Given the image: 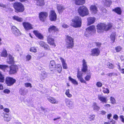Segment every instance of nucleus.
<instances>
[{"mask_svg":"<svg viewBox=\"0 0 124 124\" xmlns=\"http://www.w3.org/2000/svg\"><path fill=\"white\" fill-rule=\"evenodd\" d=\"M3 92L4 93H5L8 94L9 93H10V91L9 90L6 89L3 90Z\"/></svg>","mask_w":124,"mask_h":124,"instance_id":"obj_55","label":"nucleus"},{"mask_svg":"<svg viewBox=\"0 0 124 124\" xmlns=\"http://www.w3.org/2000/svg\"><path fill=\"white\" fill-rule=\"evenodd\" d=\"M48 15L47 13L46 12H41L39 13V17L40 20L42 21H44L46 19Z\"/></svg>","mask_w":124,"mask_h":124,"instance_id":"obj_14","label":"nucleus"},{"mask_svg":"<svg viewBox=\"0 0 124 124\" xmlns=\"http://www.w3.org/2000/svg\"><path fill=\"white\" fill-rule=\"evenodd\" d=\"M95 116L94 115H91L88 117V119L90 121L93 120L94 119Z\"/></svg>","mask_w":124,"mask_h":124,"instance_id":"obj_45","label":"nucleus"},{"mask_svg":"<svg viewBox=\"0 0 124 124\" xmlns=\"http://www.w3.org/2000/svg\"><path fill=\"white\" fill-rule=\"evenodd\" d=\"M95 18L94 17H89L88 19V21L89 25H90L93 23L95 22Z\"/></svg>","mask_w":124,"mask_h":124,"instance_id":"obj_28","label":"nucleus"},{"mask_svg":"<svg viewBox=\"0 0 124 124\" xmlns=\"http://www.w3.org/2000/svg\"><path fill=\"white\" fill-rule=\"evenodd\" d=\"M72 21L73 23V26L77 28L80 27L81 26L82 20L81 18L79 16H75L72 20Z\"/></svg>","mask_w":124,"mask_h":124,"instance_id":"obj_5","label":"nucleus"},{"mask_svg":"<svg viewBox=\"0 0 124 124\" xmlns=\"http://www.w3.org/2000/svg\"><path fill=\"white\" fill-rule=\"evenodd\" d=\"M82 73L79 71H78L77 72V77L78 79H79L83 77Z\"/></svg>","mask_w":124,"mask_h":124,"instance_id":"obj_39","label":"nucleus"},{"mask_svg":"<svg viewBox=\"0 0 124 124\" xmlns=\"http://www.w3.org/2000/svg\"><path fill=\"white\" fill-rule=\"evenodd\" d=\"M49 69L51 71H52L54 69L56 66V65L55 61L52 60L50 62Z\"/></svg>","mask_w":124,"mask_h":124,"instance_id":"obj_19","label":"nucleus"},{"mask_svg":"<svg viewBox=\"0 0 124 124\" xmlns=\"http://www.w3.org/2000/svg\"><path fill=\"white\" fill-rule=\"evenodd\" d=\"M26 58L27 59L26 61H29L31 59V55L28 54L27 55Z\"/></svg>","mask_w":124,"mask_h":124,"instance_id":"obj_53","label":"nucleus"},{"mask_svg":"<svg viewBox=\"0 0 124 124\" xmlns=\"http://www.w3.org/2000/svg\"><path fill=\"white\" fill-rule=\"evenodd\" d=\"M25 86L26 87H32L31 84L28 83H25Z\"/></svg>","mask_w":124,"mask_h":124,"instance_id":"obj_52","label":"nucleus"},{"mask_svg":"<svg viewBox=\"0 0 124 124\" xmlns=\"http://www.w3.org/2000/svg\"><path fill=\"white\" fill-rule=\"evenodd\" d=\"M106 65L109 68L112 69L114 68V65L111 63L109 62H108L106 63Z\"/></svg>","mask_w":124,"mask_h":124,"instance_id":"obj_40","label":"nucleus"},{"mask_svg":"<svg viewBox=\"0 0 124 124\" xmlns=\"http://www.w3.org/2000/svg\"><path fill=\"white\" fill-rule=\"evenodd\" d=\"M120 118L121 119L122 122L124 123V116L123 115H121L120 116Z\"/></svg>","mask_w":124,"mask_h":124,"instance_id":"obj_58","label":"nucleus"},{"mask_svg":"<svg viewBox=\"0 0 124 124\" xmlns=\"http://www.w3.org/2000/svg\"><path fill=\"white\" fill-rule=\"evenodd\" d=\"M11 29L12 32L16 36H17L20 34L19 31L15 26H13L12 27Z\"/></svg>","mask_w":124,"mask_h":124,"instance_id":"obj_17","label":"nucleus"},{"mask_svg":"<svg viewBox=\"0 0 124 124\" xmlns=\"http://www.w3.org/2000/svg\"><path fill=\"white\" fill-rule=\"evenodd\" d=\"M49 19L52 21H55L57 19V15L54 11L51 10L49 14Z\"/></svg>","mask_w":124,"mask_h":124,"instance_id":"obj_9","label":"nucleus"},{"mask_svg":"<svg viewBox=\"0 0 124 124\" xmlns=\"http://www.w3.org/2000/svg\"><path fill=\"white\" fill-rule=\"evenodd\" d=\"M91 75L90 74L87 75L85 78V80L86 81H89L91 78Z\"/></svg>","mask_w":124,"mask_h":124,"instance_id":"obj_46","label":"nucleus"},{"mask_svg":"<svg viewBox=\"0 0 124 124\" xmlns=\"http://www.w3.org/2000/svg\"><path fill=\"white\" fill-rule=\"evenodd\" d=\"M122 49V47L120 46H117L116 48V50L117 52H119Z\"/></svg>","mask_w":124,"mask_h":124,"instance_id":"obj_54","label":"nucleus"},{"mask_svg":"<svg viewBox=\"0 0 124 124\" xmlns=\"http://www.w3.org/2000/svg\"><path fill=\"white\" fill-rule=\"evenodd\" d=\"M47 39V42L49 44L52 46L54 47H55L56 46V45L54 42V39L53 38L50 36H48Z\"/></svg>","mask_w":124,"mask_h":124,"instance_id":"obj_12","label":"nucleus"},{"mask_svg":"<svg viewBox=\"0 0 124 124\" xmlns=\"http://www.w3.org/2000/svg\"><path fill=\"white\" fill-rule=\"evenodd\" d=\"M107 75L109 77H111L112 76H117V74L114 73L112 72L111 73H109L107 74Z\"/></svg>","mask_w":124,"mask_h":124,"instance_id":"obj_51","label":"nucleus"},{"mask_svg":"<svg viewBox=\"0 0 124 124\" xmlns=\"http://www.w3.org/2000/svg\"><path fill=\"white\" fill-rule=\"evenodd\" d=\"M90 9L93 14L96 13L97 11V8L95 5H92L90 8Z\"/></svg>","mask_w":124,"mask_h":124,"instance_id":"obj_20","label":"nucleus"},{"mask_svg":"<svg viewBox=\"0 0 124 124\" xmlns=\"http://www.w3.org/2000/svg\"><path fill=\"white\" fill-rule=\"evenodd\" d=\"M92 107L94 110L98 111L100 108L99 107L97 106L96 103L94 102L93 104Z\"/></svg>","mask_w":124,"mask_h":124,"instance_id":"obj_34","label":"nucleus"},{"mask_svg":"<svg viewBox=\"0 0 124 124\" xmlns=\"http://www.w3.org/2000/svg\"><path fill=\"white\" fill-rule=\"evenodd\" d=\"M10 119L11 118L9 116L7 117V118H4L5 120L7 122H8L10 120Z\"/></svg>","mask_w":124,"mask_h":124,"instance_id":"obj_61","label":"nucleus"},{"mask_svg":"<svg viewBox=\"0 0 124 124\" xmlns=\"http://www.w3.org/2000/svg\"><path fill=\"white\" fill-rule=\"evenodd\" d=\"M8 54L6 50L5 49H4L1 54V56L4 57L7 56Z\"/></svg>","mask_w":124,"mask_h":124,"instance_id":"obj_35","label":"nucleus"},{"mask_svg":"<svg viewBox=\"0 0 124 124\" xmlns=\"http://www.w3.org/2000/svg\"><path fill=\"white\" fill-rule=\"evenodd\" d=\"M60 60L62 63V66L63 69H66L68 68L67 64L66 63L64 59L62 57H60Z\"/></svg>","mask_w":124,"mask_h":124,"instance_id":"obj_21","label":"nucleus"},{"mask_svg":"<svg viewBox=\"0 0 124 124\" xmlns=\"http://www.w3.org/2000/svg\"><path fill=\"white\" fill-rule=\"evenodd\" d=\"M39 44L41 46L43 47L46 50H50V48L48 45L42 41L39 42Z\"/></svg>","mask_w":124,"mask_h":124,"instance_id":"obj_16","label":"nucleus"},{"mask_svg":"<svg viewBox=\"0 0 124 124\" xmlns=\"http://www.w3.org/2000/svg\"><path fill=\"white\" fill-rule=\"evenodd\" d=\"M30 51L31 52L36 53L37 52V49L35 47H32L30 48Z\"/></svg>","mask_w":124,"mask_h":124,"instance_id":"obj_47","label":"nucleus"},{"mask_svg":"<svg viewBox=\"0 0 124 124\" xmlns=\"http://www.w3.org/2000/svg\"><path fill=\"white\" fill-rule=\"evenodd\" d=\"M112 26V24L110 23L107 25L104 23L98 24L97 26V31L99 33L102 32L104 30L107 31L110 29Z\"/></svg>","mask_w":124,"mask_h":124,"instance_id":"obj_2","label":"nucleus"},{"mask_svg":"<svg viewBox=\"0 0 124 124\" xmlns=\"http://www.w3.org/2000/svg\"><path fill=\"white\" fill-rule=\"evenodd\" d=\"M85 0H75V3L77 5H82L85 3Z\"/></svg>","mask_w":124,"mask_h":124,"instance_id":"obj_29","label":"nucleus"},{"mask_svg":"<svg viewBox=\"0 0 124 124\" xmlns=\"http://www.w3.org/2000/svg\"><path fill=\"white\" fill-rule=\"evenodd\" d=\"M15 79L12 78L10 77H7L6 78V83L8 86H10L13 85L16 82Z\"/></svg>","mask_w":124,"mask_h":124,"instance_id":"obj_8","label":"nucleus"},{"mask_svg":"<svg viewBox=\"0 0 124 124\" xmlns=\"http://www.w3.org/2000/svg\"><path fill=\"white\" fill-rule=\"evenodd\" d=\"M9 61L8 62L10 64L13 63H14V58L12 56L10 55L9 56Z\"/></svg>","mask_w":124,"mask_h":124,"instance_id":"obj_42","label":"nucleus"},{"mask_svg":"<svg viewBox=\"0 0 124 124\" xmlns=\"http://www.w3.org/2000/svg\"><path fill=\"white\" fill-rule=\"evenodd\" d=\"M33 33L35 35L40 39H42L43 38V36L38 31H33Z\"/></svg>","mask_w":124,"mask_h":124,"instance_id":"obj_25","label":"nucleus"},{"mask_svg":"<svg viewBox=\"0 0 124 124\" xmlns=\"http://www.w3.org/2000/svg\"><path fill=\"white\" fill-rule=\"evenodd\" d=\"M23 26L26 30H28L32 29L33 27L32 25L29 23L24 22L23 23Z\"/></svg>","mask_w":124,"mask_h":124,"instance_id":"obj_13","label":"nucleus"},{"mask_svg":"<svg viewBox=\"0 0 124 124\" xmlns=\"http://www.w3.org/2000/svg\"><path fill=\"white\" fill-rule=\"evenodd\" d=\"M62 26L63 28H66L69 27V26L68 25L64 23H63L62 24Z\"/></svg>","mask_w":124,"mask_h":124,"instance_id":"obj_57","label":"nucleus"},{"mask_svg":"<svg viewBox=\"0 0 124 124\" xmlns=\"http://www.w3.org/2000/svg\"><path fill=\"white\" fill-rule=\"evenodd\" d=\"M115 33H112L111 36V40L112 42H115Z\"/></svg>","mask_w":124,"mask_h":124,"instance_id":"obj_38","label":"nucleus"},{"mask_svg":"<svg viewBox=\"0 0 124 124\" xmlns=\"http://www.w3.org/2000/svg\"><path fill=\"white\" fill-rule=\"evenodd\" d=\"M36 1V4L39 6H42L45 4L44 0H35Z\"/></svg>","mask_w":124,"mask_h":124,"instance_id":"obj_27","label":"nucleus"},{"mask_svg":"<svg viewBox=\"0 0 124 124\" xmlns=\"http://www.w3.org/2000/svg\"><path fill=\"white\" fill-rule=\"evenodd\" d=\"M16 51H20V48L19 47V46L17 45L16 46Z\"/></svg>","mask_w":124,"mask_h":124,"instance_id":"obj_64","label":"nucleus"},{"mask_svg":"<svg viewBox=\"0 0 124 124\" xmlns=\"http://www.w3.org/2000/svg\"><path fill=\"white\" fill-rule=\"evenodd\" d=\"M47 76L46 73L45 72H43L41 73V78L42 79H45Z\"/></svg>","mask_w":124,"mask_h":124,"instance_id":"obj_43","label":"nucleus"},{"mask_svg":"<svg viewBox=\"0 0 124 124\" xmlns=\"http://www.w3.org/2000/svg\"><path fill=\"white\" fill-rule=\"evenodd\" d=\"M103 89V92L105 93H109V90L107 88H105L104 87H102Z\"/></svg>","mask_w":124,"mask_h":124,"instance_id":"obj_41","label":"nucleus"},{"mask_svg":"<svg viewBox=\"0 0 124 124\" xmlns=\"http://www.w3.org/2000/svg\"><path fill=\"white\" fill-rule=\"evenodd\" d=\"M113 118L116 120H117L118 118V117L117 115L115 114Z\"/></svg>","mask_w":124,"mask_h":124,"instance_id":"obj_60","label":"nucleus"},{"mask_svg":"<svg viewBox=\"0 0 124 124\" xmlns=\"http://www.w3.org/2000/svg\"><path fill=\"white\" fill-rule=\"evenodd\" d=\"M70 90L69 89L66 90V91L65 94L68 97L70 98L72 97V95L70 93Z\"/></svg>","mask_w":124,"mask_h":124,"instance_id":"obj_36","label":"nucleus"},{"mask_svg":"<svg viewBox=\"0 0 124 124\" xmlns=\"http://www.w3.org/2000/svg\"><path fill=\"white\" fill-rule=\"evenodd\" d=\"M95 43L96 46L98 47H100L101 45V43L100 42H95Z\"/></svg>","mask_w":124,"mask_h":124,"instance_id":"obj_56","label":"nucleus"},{"mask_svg":"<svg viewBox=\"0 0 124 124\" xmlns=\"http://www.w3.org/2000/svg\"><path fill=\"white\" fill-rule=\"evenodd\" d=\"M82 62V72H85L87 70L88 66L87 62L85 59L83 60Z\"/></svg>","mask_w":124,"mask_h":124,"instance_id":"obj_15","label":"nucleus"},{"mask_svg":"<svg viewBox=\"0 0 124 124\" xmlns=\"http://www.w3.org/2000/svg\"><path fill=\"white\" fill-rule=\"evenodd\" d=\"M113 11L119 15H121L122 13L121 9L119 7L115 8L113 10Z\"/></svg>","mask_w":124,"mask_h":124,"instance_id":"obj_31","label":"nucleus"},{"mask_svg":"<svg viewBox=\"0 0 124 124\" xmlns=\"http://www.w3.org/2000/svg\"><path fill=\"white\" fill-rule=\"evenodd\" d=\"M4 111L7 113H8L9 112V109L8 108H5L4 110Z\"/></svg>","mask_w":124,"mask_h":124,"instance_id":"obj_63","label":"nucleus"},{"mask_svg":"<svg viewBox=\"0 0 124 124\" xmlns=\"http://www.w3.org/2000/svg\"><path fill=\"white\" fill-rule=\"evenodd\" d=\"M95 31V28L94 26H91L86 29V32L85 35L86 37H88L92 33L94 32Z\"/></svg>","mask_w":124,"mask_h":124,"instance_id":"obj_7","label":"nucleus"},{"mask_svg":"<svg viewBox=\"0 0 124 124\" xmlns=\"http://www.w3.org/2000/svg\"><path fill=\"white\" fill-rule=\"evenodd\" d=\"M104 106L105 108L106 109V108H109L110 107V105L108 104H107L105 105H104Z\"/></svg>","mask_w":124,"mask_h":124,"instance_id":"obj_62","label":"nucleus"},{"mask_svg":"<svg viewBox=\"0 0 124 124\" xmlns=\"http://www.w3.org/2000/svg\"><path fill=\"white\" fill-rule=\"evenodd\" d=\"M96 85L98 87H102V83L99 82H97Z\"/></svg>","mask_w":124,"mask_h":124,"instance_id":"obj_50","label":"nucleus"},{"mask_svg":"<svg viewBox=\"0 0 124 124\" xmlns=\"http://www.w3.org/2000/svg\"><path fill=\"white\" fill-rule=\"evenodd\" d=\"M78 12L79 15L82 17L87 16L89 14L88 8L84 6H81L78 8Z\"/></svg>","mask_w":124,"mask_h":124,"instance_id":"obj_4","label":"nucleus"},{"mask_svg":"<svg viewBox=\"0 0 124 124\" xmlns=\"http://www.w3.org/2000/svg\"><path fill=\"white\" fill-rule=\"evenodd\" d=\"M90 55L93 56H98L100 53V50L98 48L93 49L91 50Z\"/></svg>","mask_w":124,"mask_h":124,"instance_id":"obj_10","label":"nucleus"},{"mask_svg":"<svg viewBox=\"0 0 124 124\" xmlns=\"http://www.w3.org/2000/svg\"><path fill=\"white\" fill-rule=\"evenodd\" d=\"M79 79V80L82 83H86V81H85L83 79V77L82 78H80Z\"/></svg>","mask_w":124,"mask_h":124,"instance_id":"obj_59","label":"nucleus"},{"mask_svg":"<svg viewBox=\"0 0 124 124\" xmlns=\"http://www.w3.org/2000/svg\"><path fill=\"white\" fill-rule=\"evenodd\" d=\"M98 99L103 102L106 103L108 101L106 97H104L101 95H99L98 96Z\"/></svg>","mask_w":124,"mask_h":124,"instance_id":"obj_22","label":"nucleus"},{"mask_svg":"<svg viewBox=\"0 0 124 124\" xmlns=\"http://www.w3.org/2000/svg\"><path fill=\"white\" fill-rule=\"evenodd\" d=\"M0 69L5 72L8 71L9 70L10 74L16 73L18 70V67L16 65H12L9 67L6 65H0Z\"/></svg>","mask_w":124,"mask_h":124,"instance_id":"obj_1","label":"nucleus"},{"mask_svg":"<svg viewBox=\"0 0 124 124\" xmlns=\"http://www.w3.org/2000/svg\"><path fill=\"white\" fill-rule=\"evenodd\" d=\"M69 79L73 84L77 85H78V83L77 82V81L71 78L70 77H69Z\"/></svg>","mask_w":124,"mask_h":124,"instance_id":"obj_37","label":"nucleus"},{"mask_svg":"<svg viewBox=\"0 0 124 124\" xmlns=\"http://www.w3.org/2000/svg\"><path fill=\"white\" fill-rule=\"evenodd\" d=\"M58 31V29L54 25L50 26L48 29V31L49 33H55Z\"/></svg>","mask_w":124,"mask_h":124,"instance_id":"obj_18","label":"nucleus"},{"mask_svg":"<svg viewBox=\"0 0 124 124\" xmlns=\"http://www.w3.org/2000/svg\"><path fill=\"white\" fill-rule=\"evenodd\" d=\"M65 37L67 48L68 49L72 48L74 46V39L68 35H66Z\"/></svg>","mask_w":124,"mask_h":124,"instance_id":"obj_3","label":"nucleus"},{"mask_svg":"<svg viewBox=\"0 0 124 124\" xmlns=\"http://www.w3.org/2000/svg\"><path fill=\"white\" fill-rule=\"evenodd\" d=\"M55 68L59 73L61 72L62 70V67L61 65L59 64H56Z\"/></svg>","mask_w":124,"mask_h":124,"instance_id":"obj_33","label":"nucleus"},{"mask_svg":"<svg viewBox=\"0 0 124 124\" xmlns=\"http://www.w3.org/2000/svg\"><path fill=\"white\" fill-rule=\"evenodd\" d=\"M111 102L112 104H114L115 102V98L112 97H111L110 98Z\"/></svg>","mask_w":124,"mask_h":124,"instance_id":"obj_49","label":"nucleus"},{"mask_svg":"<svg viewBox=\"0 0 124 124\" xmlns=\"http://www.w3.org/2000/svg\"><path fill=\"white\" fill-rule=\"evenodd\" d=\"M65 103L66 105L70 109L73 108L74 107V102L69 99H66L65 100Z\"/></svg>","mask_w":124,"mask_h":124,"instance_id":"obj_11","label":"nucleus"},{"mask_svg":"<svg viewBox=\"0 0 124 124\" xmlns=\"http://www.w3.org/2000/svg\"><path fill=\"white\" fill-rule=\"evenodd\" d=\"M47 99L49 102L55 104L58 103V101L54 98L49 97Z\"/></svg>","mask_w":124,"mask_h":124,"instance_id":"obj_26","label":"nucleus"},{"mask_svg":"<svg viewBox=\"0 0 124 124\" xmlns=\"http://www.w3.org/2000/svg\"><path fill=\"white\" fill-rule=\"evenodd\" d=\"M105 6L109 7L111 3V1L110 0H102Z\"/></svg>","mask_w":124,"mask_h":124,"instance_id":"obj_30","label":"nucleus"},{"mask_svg":"<svg viewBox=\"0 0 124 124\" xmlns=\"http://www.w3.org/2000/svg\"><path fill=\"white\" fill-rule=\"evenodd\" d=\"M4 81V75H2L0 71V82H3Z\"/></svg>","mask_w":124,"mask_h":124,"instance_id":"obj_44","label":"nucleus"},{"mask_svg":"<svg viewBox=\"0 0 124 124\" xmlns=\"http://www.w3.org/2000/svg\"><path fill=\"white\" fill-rule=\"evenodd\" d=\"M12 18L13 20L19 22H22L23 20L22 18L16 16H13Z\"/></svg>","mask_w":124,"mask_h":124,"instance_id":"obj_32","label":"nucleus"},{"mask_svg":"<svg viewBox=\"0 0 124 124\" xmlns=\"http://www.w3.org/2000/svg\"><path fill=\"white\" fill-rule=\"evenodd\" d=\"M57 7L58 11L60 13H61L65 9V8L63 6L59 4L57 5Z\"/></svg>","mask_w":124,"mask_h":124,"instance_id":"obj_23","label":"nucleus"},{"mask_svg":"<svg viewBox=\"0 0 124 124\" xmlns=\"http://www.w3.org/2000/svg\"><path fill=\"white\" fill-rule=\"evenodd\" d=\"M15 10L19 12H23L24 10V7L22 3L20 2H16L13 5Z\"/></svg>","mask_w":124,"mask_h":124,"instance_id":"obj_6","label":"nucleus"},{"mask_svg":"<svg viewBox=\"0 0 124 124\" xmlns=\"http://www.w3.org/2000/svg\"><path fill=\"white\" fill-rule=\"evenodd\" d=\"M117 67L118 69L119 70L121 73L124 74V69H121L120 67V65L119 64L117 65Z\"/></svg>","mask_w":124,"mask_h":124,"instance_id":"obj_48","label":"nucleus"},{"mask_svg":"<svg viewBox=\"0 0 124 124\" xmlns=\"http://www.w3.org/2000/svg\"><path fill=\"white\" fill-rule=\"evenodd\" d=\"M19 92L20 94L24 96L27 93L28 91V90H25L23 88H21L20 89Z\"/></svg>","mask_w":124,"mask_h":124,"instance_id":"obj_24","label":"nucleus"}]
</instances>
